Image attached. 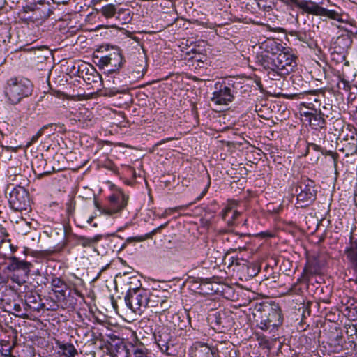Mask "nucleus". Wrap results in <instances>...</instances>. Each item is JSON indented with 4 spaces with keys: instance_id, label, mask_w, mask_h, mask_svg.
<instances>
[{
    "instance_id": "ea45409f",
    "label": "nucleus",
    "mask_w": 357,
    "mask_h": 357,
    "mask_svg": "<svg viewBox=\"0 0 357 357\" xmlns=\"http://www.w3.org/2000/svg\"><path fill=\"white\" fill-rule=\"evenodd\" d=\"M13 280L15 282H17V284H21V283H23V282H25V280L24 279H19L17 278V279H15V278L13 277Z\"/></svg>"
},
{
    "instance_id": "2eb2a0df",
    "label": "nucleus",
    "mask_w": 357,
    "mask_h": 357,
    "mask_svg": "<svg viewBox=\"0 0 357 357\" xmlns=\"http://www.w3.org/2000/svg\"><path fill=\"white\" fill-rule=\"evenodd\" d=\"M236 205L235 202L229 204L222 213V219L229 227L235 225L236 218L240 215V213L236 208Z\"/></svg>"
},
{
    "instance_id": "4c0bfd02",
    "label": "nucleus",
    "mask_w": 357,
    "mask_h": 357,
    "mask_svg": "<svg viewBox=\"0 0 357 357\" xmlns=\"http://www.w3.org/2000/svg\"><path fill=\"white\" fill-rule=\"evenodd\" d=\"M39 139V137L37 135V134L34 135L31 139V141L28 143V145L27 146H30L31 144L35 143L36 142L38 141V139Z\"/></svg>"
},
{
    "instance_id": "a211bd4d",
    "label": "nucleus",
    "mask_w": 357,
    "mask_h": 357,
    "mask_svg": "<svg viewBox=\"0 0 357 357\" xmlns=\"http://www.w3.org/2000/svg\"><path fill=\"white\" fill-rule=\"evenodd\" d=\"M109 351L112 357H128L130 356L129 344L123 342L111 344Z\"/></svg>"
},
{
    "instance_id": "cd10ccee",
    "label": "nucleus",
    "mask_w": 357,
    "mask_h": 357,
    "mask_svg": "<svg viewBox=\"0 0 357 357\" xmlns=\"http://www.w3.org/2000/svg\"><path fill=\"white\" fill-rule=\"evenodd\" d=\"M171 301L167 300H162L160 302V311L158 312L160 314V319H161L162 317H165L167 319V315L170 314V311L169 310L171 307Z\"/></svg>"
},
{
    "instance_id": "f03ea898",
    "label": "nucleus",
    "mask_w": 357,
    "mask_h": 357,
    "mask_svg": "<svg viewBox=\"0 0 357 357\" xmlns=\"http://www.w3.org/2000/svg\"><path fill=\"white\" fill-rule=\"evenodd\" d=\"M126 305L135 313L141 314L142 311L150 305V295L144 289H130L125 297Z\"/></svg>"
},
{
    "instance_id": "393cba45",
    "label": "nucleus",
    "mask_w": 357,
    "mask_h": 357,
    "mask_svg": "<svg viewBox=\"0 0 357 357\" xmlns=\"http://www.w3.org/2000/svg\"><path fill=\"white\" fill-rule=\"evenodd\" d=\"M167 222L164 224V225H162L159 226L156 229H153L151 232L146 234L144 236H136V237L128 238L126 240V241L128 242V243L133 242V241H137V242L143 241H144V240H146L147 238H151L153 235H154V234H155L157 233V231H160L162 228H165L167 226Z\"/></svg>"
},
{
    "instance_id": "4468645a",
    "label": "nucleus",
    "mask_w": 357,
    "mask_h": 357,
    "mask_svg": "<svg viewBox=\"0 0 357 357\" xmlns=\"http://www.w3.org/2000/svg\"><path fill=\"white\" fill-rule=\"evenodd\" d=\"M308 13L310 14L326 16L331 19L335 20L339 22L342 21L340 15L338 13L333 10H328L326 8L321 7L314 2L312 3L310 8H308Z\"/></svg>"
},
{
    "instance_id": "423d86ee",
    "label": "nucleus",
    "mask_w": 357,
    "mask_h": 357,
    "mask_svg": "<svg viewBox=\"0 0 357 357\" xmlns=\"http://www.w3.org/2000/svg\"><path fill=\"white\" fill-rule=\"evenodd\" d=\"M211 327L218 333H223L231 326V319L223 310H211L207 317Z\"/></svg>"
},
{
    "instance_id": "58836bf2",
    "label": "nucleus",
    "mask_w": 357,
    "mask_h": 357,
    "mask_svg": "<svg viewBox=\"0 0 357 357\" xmlns=\"http://www.w3.org/2000/svg\"><path fill=\"white\" fill-rule=\"evenodd\" d=\"M207 190H208V187H206V188L202 191V192L201 193V195H200L199 197H197L196 198L195 202L199 201V200H200V199H202V198L205 195V194H206V192H207Z\"/></svg>"
},
{
    "instance_id": "4be33fe9",
    "label": "nucleus",
    "mask_w": 357,
    "mask_h": 357,
    "mask_svg": "<svg viewBox=\"0 0 357 357\" xmlns=\"http://www.w3.org/2000/svg\"><path fill=\"white\" fill-rule=\"evenodd\" d=\"M101 235H96L91 238L80 236L77 237V242L79 245H82L84 248L91 247L97 242H98L101 239Z\"/></svg>"
},
{
    "instance_id": "de8ad7c7",
    "label": "nucleus",
    "mask_w": 357,
    "mask_h": 357,
    "mask_svg": "<svg viewBox=\"0 0 357 357\" xmlns=\"http://www.w3.org/2000/svg\"><path fill=\"white\" fill-rule=\"evenodd\" d=\"M354 201H355L356 205L357 206V193L355 195Z\"/></svg>"
},
{
    "instance_id": "a878e982",
    "label": "nucleus",
    "mask_w": 357,
    "mask_h": 357,
    "mask_svg": "<svg viewBox=\"0 0 357 357\" xmlns=\"http://www.w3.org/2000/svg\"><path fill=\"white\" fill-rule=\"evenodd\" d=\"M351 142L346 143L342 149L343 151H347L346 155H352L357 152V138L351 137Z\"/></svg>"
},
{
    "instance_id": "39448f33",
    "label": "nucleus",
    "mask_w": 357,
    "mask_h": 357,
    "mask_svg": "<svg viewBox=\"0 0 357 357\" xmlns=\"http://www.w3.org/2000/svg\"><path fill=\"white\" fill-rule=\"evenodd\" d=\"M154 337L155 342L163 354L169 357H176L179 351L178 344L167 328L159 329L154 333Z\"/></svg>"
},
{
    "instance_id": "6ab92c4d",
    "label": "nucleus",
    "mask_w": 357,
    "mask_h": 357,
    "mask_svg": "<svg viewBox=\"0 0 357 357\" xmlns=\"http://www.w3.org/2000/svg\"><path fill=\"white\" fill-rule=\"evenodd\" d=\"M315 112H317V109H315ZM306 115L310 116V123L312 126L314 127L315 128H322L325 126L326 121L324 116H328V114L324 113L320 109L319 114H317V112L306 113Z\"/></svg>"
},
{
    "instance_id": "f3484780",
    "label": "nucleus",
    "mask_w": 357,
    "mask_h": 357,
    "mask_svg": "<svg viewBox=\"0 0 357 357\" xmlns=\"http://www.w3.org/2000/svg\"><path fill=\"white\" fill-rule=\"evenodd\" d=\"M255 321L257 323V326L263 331H266L271 328L269 324V319L268 315V311L265 309L261 310L259 308L254 313Z\"/></svg>"
},
{
    "instance_id": "a19ab883",
    "label": "nucleus",
    "mask_w": 357,
    "mask_h": 357,
    "mask_svg": "<svg viewBox=\"0 0 357 357\" xmlns=\"http://www.w3.org/2000/svg\"><path fill=\"white\" fill-rule=\"evenodd\" d=\"M61 289H59L57 291H56V292L61 294L62 296H65V291L66 290L62 288H60Z\"/></svg>"
},
{
    "instance_id": "473e14b6",
    "label": "nucleus",
    "mask_w": 357,
    "mask_h": 357,
    "mask_svg": "<svg viewBox=\"0 0 357 357\" xmlns=\"http://www.w3.org/2000/svg\"><path fill=\"white\" fill-rule=\"evenodd\" d=\"M51 284L54 288H62L63 286L66 287L65 282L59 278H53Z\"/></svg>"
},
{
    "instance_id": "2f4dec72",
    "label": "nucleus",
    "mask_w": 357,
    "mask_h": 357,
    "mask_svg": "<svg viewBox=\"0 0 357 357\" xmlns=\"http://www.w3.org/2000/svg\"><path fill=\"white\" fill-rule=\"evenodd\" d=\"M68 117L70 119V121L73 123V122H80L82 121V112H75L73 113V112H70V114L68 115Z\"/></svg>"
},
{
    "instance_id": "49530a36",
    "label": "nucleus",
    "mask_w": 357,
    "mask_h": 357,
    "mask_svg": "<svg viewBox=\"0 0 357 357\" xmlns=\"http://www.w3.org/2000/svg\"><path fill=\"white\" fill-rule=\"evenodd\" d=\"M310 146L313 147V149H317V147H318V146H317L316 144H310Z\"/></svg>"
},
{
    "instance_id": "3c124183",
    "label": "nucleus",
    "mask_w": 357,
    "mask_h": 357,
    "mask_svg": "<svg viewBox=\"0 0 357 357\" xmlns=\"http://www.w3.org/2000/svg\"><path fill=\"white\" fill-rule=\"evenodd\" d=\"M92 220H93V218L91 217V218H89V221H88V222H92Z\"/></svg>"
},
{
    "instance_id": "09e8293b",
    "label": "nucleus",
    "mask_w": 357,
    "mask_h": 357,
    "mask_svg": "<svg viewBox=\"0 0 357 357\" xmlns=\"http://www.w3.org/2000/svg\"><path fill=\"white\" fill-rule=\"evenodd\" d=\"M15 309L16 310H18L20 309V305H15Z\"/></svg>"
},
{
    "instance_id": "e433bc0d",
    "label": "nucleus",
    "mask_w": 357,
    "mask_h": 357,
    "mask_svg": "<svg viewBox=\"0 0 357 357\" xmlns=\"http://www.w3.org/2000/svg\"><path fill=\"white\" fill-rule=\"evenodd\" d=\"M2 244L5 247H8L10 249V254H13L17 250V248L12 245L11 243H10L9 241H2Z\"/></svg>"
},
{
    "instance_id": "1a4fd4ad",
    "label": "nucleus",
    "mask_w": 357,
    "mask_h": 357,
    "mask_svg": "<svg viewBox=\"0 0 357 357\" xmlns=\"http://www.w3.org/2000/svg\"><path fill=\"white\" fill-rule=\"evenodd\" d=\"M127 198L123 194L118 193L109 197V206L108 208H102L97 202H95L96 208L104 214L112 215L121 211L127 205Z\"/></svg>"
},
{
    "instance_id": "f257e3e1",
    "label": "nucleus",
    "mask_w": 357,
    "mask_h": 357,
    "mask_svg": "<svg viewBox=\"0 0 357 357\" xmlns=\"http://www.w3.org/2000/svg\"><path fill=\"white\" fill-rule=\"evenodd\" d=\"M261 59H264L263 58ZM264 61V68L278 70L281 75H287L296 68V57L289 51L282 50L275 58H267Z\"/></svg>"
},
{
    "instance_id": "ddd939ff",
    "label": "nucleus",
    "mask_w": 357,
    "mask_h": 357,
    "mask_svg": "<svg viewBox=\"0 0 357 357\" xmlns=\"http://www.w3.org/2000/svg\"><path fill=\"white\" fill-rule=\"evenodd\" d=\"M234 99V96L229 87L220 84L217 91L213 93L211 100L215 105H227Z\"/></svg>"
},
{
    "instance_id": "79ce46f5",
    "label": "nucleus",
    "mask_w": 357,
    "mask_h": 357,
    "mask_svg": "<svg viewBox=\"0 0 357 357\" xmlns=\"http://www.w3.org/2000/svg\"><path fill=\"white\" fill-rule=\"evenodd\" d=\"M340 39H343V40L346 39V40H349V43H351V40L348 37L342 36V37L339 38V40H340Z\"/></svg>"
},
{
    "instance_id": "412c9836",
    "label": "nucleus",
    "mask_w": 357,
    "mask_h": 357,
    "mask_svg": "<svg viewBox=\"0 0 357 357\" xmlns=\"http://www.w3.org/2000/svg\"><path fill=\"white\" fill-rule=\"evenodd\" d=\"M46 165V161L43 159V155L36 157L32 161V167L35 172H38L40 174H46L50 172L49 170L45 169Z\"/></svg>"
},
{
    "instance_id": "5701e85b",
    "label": "nucleus",
    "mask_w": 357,
    "mask_h": 357,
    "mask_svg": "<svg viewBox=\"0 0 357 357\" xmlns=\"http://www.w3.org/2000/svg\"><path fill=\"white\" fill-rule=\"evenodd\" d=\"M117 9L113 4L106 5L100 10L99 13L106 18H111L115 17L117 14Z\"/></svg>"
},
{
    "instance_id": "c9c22d12",
    "label": "nucleus",
    "mask_w": 357,
    "mask_h": 357,
    "mask_svg": "<svg viewBox=\"0 0 357 357\" xmlns=\"http://www.w3.org/2000/svg\"><path fill=\"white\" fill-rule=\"evenodd\" d=\"M54 126H56L55 124H53V123H50V124H47V125H45L44 126H43L38 132H37V135L40 137L45 132V130H47L49 129L50 128H52Z\"/></svg>"
},
{
    "instance_id": "6e6d98bb",
    "label": "nucleus",
    "mask_w": 357,
    "mask_h": 357,
    "mask_svg": "<svg viewBox=\"0 0 357 357\" xmlns=\"http://www.w3.org/2000/svg\"><path fill=\"white\" fill-rule=\"evenodd\" d=\"M298 38H299L300 40H303V37H301V36L298 37Z\"/></svg>"
},
{
    "instance_id": "f8f14e48",
    "label": "nucleus",
    "mask_w": 357,
    "mask_h": 357,
    "mask_svg": "<svg viewBox=\"0 0 357 357\" xmlns=\"http://www.w3.org/2000/svg\"><path fill=\"white\" fill-rule=\"evenodd\" d=\"M190 355L191 357H219L217 349L200 342L192 344Z\"/></svg>"
},
{
    "instance_id": "dca6fc26",
    "label": "nucleus",
    "mask_w": 357,
    "mask_h": 357,
    "mask_svg": "<svg viewBox=\"0 0 357 357\" xmlns=\"http://www.w3.org/2000/svg\"><path fill=\"white\" fill-rule=\"evenodd\" d=\"M130 354L133 357H149L150 352L146 347L138 340L129 343Z\"/></svg>"
},
{
    "instance_id": "bb28decb",
    "label": "nucleus",
    "mask_w": 357,
    "mask_h": 357,
    "mask_svg": "<svg viewBox=\"0 0 357 357\" xmlns=\"http://www.w3.org/2000/svg\"><path fill=\"white\" fill-rule=\"evenodd\" d=\"M116 19L120 24H123L130 20V11L128 9L120 8L118 10Z\"/></svg>"
},
{
    "instance_id": "5fc2aeb1",
    "label": "nucleus",
    "mask_w": 357,
    "mask_h": 357,
    "mask_svg": "<svg viewBox=\"0 0 357 357\" xmlns=\"http://www.w3.org/2000/svg\"><path fill=\"white\" fill-rule=\"evenodd\" d=\"M52 133H53L52 131H50L49 133H48V136H50Z\"/></svg>"
},
{
    "instance_id": "c85d7f7f",
    "label": "nucleus",
    "mask_w": 357,
    "mask_h": 357,
    "mask_svg": "<svg viewBox=\"0 0 357 357\" xmlns=\"http://www.w3.org/2000/svg\"><path fill=\"white\" fill-rule=\"evenodd\" d=\"M37 298H39L38 295L37 296L32 294H31L30 295H27L26 298V305L30 308H33V310H39L40 304L38 303Z\"/></svg>"
},
{
    "instance_id": "aec40b11",
    "label": "nucleus",
    "mask_w": 357,
    "mask_h": 357,
    "mask_svg": "<svg viewBox=\"0 0 357 357\" xmlns=\"http://www.w3.org/2000/svg\"><path fill=\"white\" fill-rule=\"evenodd\" d=\"M267 311L271 328H275L282 324V319L280 311L274 309H268Z\"/></svg>"
},
{
    "instance_id": "b1692460",
    "label": "nucleus",
    "mask_w": 357,
    "mask_h": 357,
    "mask_svg": "<svg viewBox=\"0 0 357 357\" xmlns=\"http://www.w3.org/2000/svg\"><path fill=\"white\" fill-rule=\"evenodd\" d=\"M59 347L66 357H75L78 353L72 344H59Z\"/></svg>"
},
{
    "instance_id": "37998d69",
    "label": "nucleus",
    "mask_w": 357,
    "mask_h": 357,
    "mask_svg": "<svg viewBox=\"0 0 357 357\" xmlns=\"http://www.w3.org/2000/svg\"><path fill=\"white\" fill-rule=\"evenodd\" d=\"M58 126L59 127V128H60L62 131H65V129H64V125H63V124H59V125H58Z\"/></svg>"
},
{
    "instance_id": "72a5a7b5",
    "label": "nucleus",
    "mask_w": 357,
    "mask_h": 357,
    "mask_svg": "<svg viewBox=\"0 0 357 357\" xmlns=\"http://www.w3.org/2000/svg\"><path fill=\"white\" fill-rule=\"evenodd\" d=\"M268 75L270 77V79H271L273 80H278V79H279L280 77H282L285 76V75H281L280 74H279L278 70H269V71L268 73Z\"/></svg>"
},
{
    "instance_id": "8fccbe9b",
    "label": "nucleus",
    "mask_w": 357,
    "mask_h": 357,
    "mask_svg": "<svg viewBox=\"0 0 357 357\" xmlns=\"http://www.w3.org/2000/svg\"><path fill=\"white\" fill-rule=\"evenodd\" d=\"M170 139H172V138L167 139H166V140H162L160 144H162V142H166V141H169V140H170Z\"/></svg>"
},
{
    "instance_id": "9d476101",
    "label": "nucleus",
    "mask_w": 357,
    "mask_h": 357,
    "mask_svg": "<svg viewBox=\"0 0 357 357\" xmlns=\"http://www.w3.org/2000/svg\"><path fill=\"white\" fill-rule=\"evenodd\" d=\"M124 61L121 52L119 50H116L109 55L100 57L98 60V65L102 68L110 66L111 68L108 71L114 73L122 67Z\"/></svg>"
},
{
    "instance_id": "7ed1b4c3",
    "label": "nucleus",
    "mask_w": 357,
    "mask_h": 357,
    "mask_svg": "<svg viewBox=\"0 0 357 357\" xmlns=\"http://www.w3.org/2000/svg\"><path fill=\"white\" fill-rule=\"evenodd\" d=\"M32 85L28 79H10L6 89V94L12 104L18 103L31 93Z\"/></svg>"
},
{
    "instance_id": "f704fd0d",
    "label": "nucleus",
    "mask_w": 357,
    "mask_h": 357,
    "mask_svg": "<svg viewBox=\"0 0 357 357\" xmlns=\"http://www.w3.org/2000/svg\"><path fill=\"white\" fill-rule=\"evenodd\" d=\"M54 126H56L55 124H53V123H50V124H47V125H45L44 126H43L38 132H37V135L40 137L45 132V130H47L49 129L50 128H52Z\"/></svg>"
},
{
    "instance_id": "7c9ffc66",
    "label": "nucleus",
    "mask_w": 357,
    "mask_h": 357,
    "mask_svg": "<svg viewBox=\"0 0 357 357\" xmlns=\"http://www.w3.org/2000/svg\"><path fill=\"white\" fill-rule=\"evenodd\" d=\"M192 204V203H191V204ZM190 204L188 205H181V206L174 207V208H169L164 211V213L162 215V217H166L167 215H171L172 213L178 211L180 210H184V209L187 208L188 207V206H190Z\"/></svg>"
},
{
    "instance_id": "6e6552de",
    "label": "nucleus",
    "mask_w": 357,
    "mask_h": 357,
    "mask_svg": "<svg viewBox=\"0 0 357 357\" xmlns=\"http://www.w3.org/2000/svg\"><path fill=\"white\" fill-rule=\"evenodd\" d=\"M283 47L281 44L277 43L271 38H267L265 41L259 45L261 51L256 56L257 62L264 68V60L266 61L267 58H275L282 50Z\"/></svg>"
},
{
    "instance_id": "a18cd8bd",
    "label": "nucleus",
    "mask_w": 357,
    "mask_h": 357,
    "mask_svg": "<svg viewBox=\"0 0 357 357\" xmlns=\"http://www.w3.org/2000/svg\"><path fill=\"white\" fill-rule=\"evenodd\" d=\"M180 317L178 316V314H173V319H179Z\"/></svg>"
},
{
    "instance_id": "9b49d317",
    "label": "nucleus",
    "mask_w": 357,
    "mask_h": 357,
    "mask_svg": "<svg viewBox=\"0 0 357 357\" xmlns=\"http://www.w3.org/2000/svg\"><path fill=\"white\" fill-rule=\"evenodd\" d=\"M3 257L8 259L10 263L7 267L10 271H21L22 276L24 278L28 277L30 272V268L32 266L31 264L23 260H20L15 256H7L6 254L3 255Z\"/></svg>"
},
{
    "instance_id": "864d4df0",
    "label": "nucleus",
    "mask_w": 357,
    "mask_h": 357,
    "mask_svg": "<svg viewBox=\"0 0 357 357\" xmlns=\"http://www.w3.org/2000/svg\"><path fill=\"white\" fill-rule=\"evenodd\" d=\"M170 321V322H172L174 325H176V323H175V321H174V320H172V321Z\"/></svg>"
},
{
    "instance_id": "c756f323",
    "label": "nucleus",
    "mask_w": 357,
    "mask_h": 357,
    "mask_svg": "<svg viewBox=\"0 0 357 357\" xmlns=\"http://www.w3.org/2000/svg\"><path fill=\"white\" fill-rule=\"evenodd\" d=\"M347 256L353 264L356 273H357V248L349 250L347 252Z\"/></svg>"
},
{
    "instance_id": "603ef678",
    "label": "nucleus",
    "mask_w": 357,
    "mask_h": 357,
    "mask_svg": "<svg viewBox=\"0 0 357 357\" xmlns=\"http://www.w3.org/2000/svg\"><path fill=\"white\" fill-rule=\"evenodd\" d=\"M314 102H318L317 98H314Z\"/></svg>"
},
{
    "instance_id": "20e7f679",
    "label": "nucleus",
    "mask_w": 357,
    "mask_h": 357,
    "mask_svg": "<svg viewBox=\"0 0 357 357\" xmlns=\"http://www.w3.org/2000/svg\"><path fill=\"white\" fill-rule=\"evenodd\" d=\"M296 205L298 208H303L316 199L317 190L314 182L309 178H303L296 187Z\"/></svg>"
},
{
    "instance_id": "0eeeda50",
    "label": "nucleus",
    "mask_w": 357,
    "mask_h": 357,
    "mask_svg": "<svg viewBox=\"0 0 357 357\" xmlns=\"http://www.w3.org/2000/svg\"><path fill=\"white\" fill-rule=\"evenodd\" d=\"M10 207L17 211H26L30 207L29 193L21 186L13 188L8 199Z\"/></svg>"
},
{
    "instance_id": "c03bdc74",
    "label": "nucleus",
    "mask_w": 357,
    "mask_h": 357,
    "mask_svg": "<svg viewBox=\"0 0 357 357\" xmlns=\"http://www.w3.org/2000/svg\"><path fill=\"white\" fill-rule=\"evenodd\" d=\"M343 84H344V89H346L347 90H348V89H347V88H349L348 84L346 83L345 82H344Z\"/></svg>"
}]
</instances>
